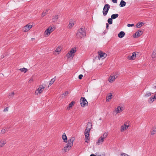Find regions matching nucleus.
I'll return each mask as SVG.
<instances>
[{
	"mask_svg": "<svg viewBox=\"0 0 156 156\" xmlns=\"http://www.w3.org/2000/svg\"><path fill=\"white\" fill-rule=\"evenodd\" d=\"M86 36V31L85 29L81 28L77 31L76 34V37L78 38L81 39Z\"/></svg>",
	"mask_w": 156,
	"mask_h": 156,
	"instance_id": "f257e3e1",
	"label": "nucleus"
},
{
	"mask_svg": "<svg viewBox=\"0 0 156 156\" xmlns=\"http://www.w3.org/2000/svg\"><path fill=\"white\" fill-rule=\"evenodd\" d=\"M108 135L107 132H105L96 141L97 144L98 145L102 144L103 142L104 139L107 137Z\"/></svg>",
	"mask_w": 156,
	"mask_h": 156,
	"instance_id": "f03ea898",
	"label": "nucleus"
},
{
	"mask_svg": "<svg viewBox=\"0 0 156 156\" xmlns=\"http://www.w3.org/2000/svg\"><path fill=\"white\" fill-rule=\"evenodd\" d=\"M110 8V5L109 4H107L105 5L102 11L104 16H105L107 14Z\"/></svg>",
	"mask_w": 156,
	"mask_h": 156,
	"instance_id": "7ed1b4c3",
	"label": "nucleus"
},
{
	"mask_svg": "<svg viewBox=\"0 0 156 156\" xmlns=\"http://www.w3.org/2000/svg\"><path fill=\"white\" fill-rule=\"evenodd\" d=\"M80 102L81 106L83 107L86 106L88 105V102L86 98L84 97H81L80 100Z\"/></svg>",
	"mask_w": 156,
	"mask_h": 156,
	"instance_id": "20e7f679",
	"label": "nucleus"
},
{
	"mask_svg": "<svg viewBox=\"0 0 156 156\" xmlns=\"http://www.w3.org/2000/svg\"><path fill=\"white\" fill-rule=\"evenodd\" d=\"M55 29L54 25L49 26L45 31L44 33L47 35L49 34L52 32L54 31Z\"/></svg>",
	"mask_w": 156,
	"mask_h": 156,
	"instance_id": "39448f33",
	"label": "nucleus"
},
{
	"mask_svg": "<svg viewBox=\"0 0 156 156\" xmlns=\"http://www.w3.org/2000/svg\"><path fill=\"white\" fill-rule=\"evenodd\" d=\"M76 48H75V49H74L73 48L71 49L69 52L66 54V57L68 58H69L71 57H73L74 56V55L73 54L75 53L76 51Z\"/></svg>",
	"mask_w": 156,
	"mask_h": 156,
	"instance_id": "423d86ee",
	"label": "nucleus"
},
{
	"mask_svg": "<svg viewBox=\"0 0 156 156\" xmlns=\"http://www.w3.org/2000/svg\"><path fill=\"white\" fill-rule=\"evenodd\" d=\"M75 140L74 137H71L69 140L68 141V143L66 144V146L69 148H71L73 146V142Z\"/></svg>",
	"mask_w": 156,
	"mask_h": 156,
	"instance_id": "0eeeda50",
	"label": "nucleus"
},
{
	"mask_svg": "<svg viewBox=\"0 0 156 156\" xmlns=\"http://www.w3.org/2000/svg\"><path fill=\"white\" fill-rule=\"evenodd\" d=\"M143 32L140 30H138L133 35V37L136 38L140 37L143 34Z\"/></svg>",
	"mask_w": 156,
	"mask_h": 156,
	"instance_id": "6e6552de",
	"label": "nucleus"
},
{
	"mask_svg": "<svg viewBox=\"0 0 156 156\" xmlns=\"http://www.w3.org/2000/svg\"><path fill=\"white\" fill-rule=\"evenodd\" d=\"M98 58L99 59H100V58H102L103 57H104V58H105L106 57L107 55L106 54L102 51H98Z\"/></svg>",
	"mask_w": 156,
	"mask_h": 156,
	"instance_id": "1a4fd4ad",
	"label": "nucleus"
},
{
	"mask_svg": "<svg viewBox=\"0 0 156 156\" xmlns=\"http://www.w3.org/2000/svg\"><path fill=\"white\" fill-rule=\"evenodd\" d=\"M44 88V87L42 86H40L36 90L35 94L38 95V94L41 93L43 90V89Z\"/></svg>",
	"mask_w": 156,
	"mask_h": 156,
	"instance_id": "9d476101",
	"label": "nucleus"
},
{
	"mask_svg": "<svg viewBox=\"0 0 156 156\" xmlns=\"http://www.w3.org/2000/svg\"><path fill=\"white\" fill-rule=\"evenodd\" d=\"M32 26L30 25L29 24L24 27L23 29V32H27L32 27Z\"/></svg>",
	"mask_w": 156,
	"mask_h": 156,
	"instance_id": "9b49d317",
	"label": "nucleus"
},
{
	"mask_svg": "<svg viewBox=\"0 0 156 156\" xmlns=\"http://www.w3.org/2000/svg\"><path fill=\"white\" fill-rule=\"evenodd\" d=\"M122 107H121L120 106H119L113 112L114 113L116 112V114L120 113L122 111Z\"/></svg>",
	"mask_w": 156,
	"mask_h": 156,
	"instance_id": "f8f14e48",
	"label": "nucleus"
},
{
	"mask_svg": "<svg viewBox=\"0 0 156 156\" xmlns=\"http://www.w3.org/2000/svg\"><path fill=\"white\" fill-rule=\"evenodd\" d=\"M76 23V22L74 20H71L70 21L68 27L70 29H71L73 25Z\"/></svg>",
	"mask_w": 156,
	"mask_h": 156,
	"instance_id": "ddd939ff",
	"label": "nucleus"
},
{
	"mask_svg": "<svg viewBox=\"0 0 156 156\" xmlns=\"http://www.w3.org/2000/svg\"><path fill=\"white\" fill-rule=\"evenodd\" d=\"M136 54L135 52L132 53L131 56L129 55L128 56L127 58L129 60H134L136 58Z\"/></svg>",
	"mask_w": 156,
	"mask_h": 156,
	"instance_id": "4468645a",
	"label": "nucleus"
},
{
	"mask_svg": "<svg viewBox=\"0 0 156 156\" xmlns=\"http://www.w3.org/2000/svg\"><path fill=\"white\" fill-rule=\"evenodd\" d=\"M112 74L109 77L108 81L110 83H112L115 81L116 78Z\"/></svg>",
	"mask_w": 156,
	"mask_h": 156,
	"instance_id": "2eb2a0df",
	"label": "nucleus"
},
{
	"mask_svg": "<svg viewBox=\"0 0 156 156\" xmlns=\"http://www.w3.org/2000/svg\"><path fill=\"white\" fill-rule=\"evenodd\" d=\"M156 99V98L155 97V96H152L149 98L148 101V102L149 103H151L153 102L154 99Z\"/></svg>",
	"mask_w": 156,
	"mask_h": 156,
	"instance_id": "dca6fc26",
	"label": "nucleus"
},
{
	"mask_svg": "<svg viewBox=\"0 0 156 156\" xmlns=\"http://www.w3.org/2000/svg\"><path fill=\"white\" fill-rule=\"evenodd\" d=\"M70 148L66 146L64 148L62 149V152L63 153H64L65 152L69 151Z\"/></svg>",
	"mask_w": 156,
	"mask_h": 156,
	"instance_id": "f3484780",
	"label": "nucleus"
},
{
	"mask_svg": "<svg viewBox=\"0 0 156 156\" xmlns=\"http://www.w3.org/2000/svg\"><path fill=\"white\" fill-rule=\"evenodd\" d=\"M125 35V33L124 32L122 31L119 32L118 34V37L120 38H122Z\"/></svg>",
	"mask_w": 156,
	"mask_h": 156,
	"instance_id": "a211bd4d",
	"label": "nucleus"
},
{
	"mask_svg": "<svg viewBox=\"0 0 156 156\" xmlns=\"http://www.w3.org/2000/svg\"><path fill=\"white\" fill-rule=\"evenodd\" d=\"M62 139L64 140V142L65 143L67 142L68 140L67 137L66 136L65 133H63L62 135Z\"/></svg>",
	"mask_w": 156,
	"mask_h": 156,
	"instance_id": "6ab92c4d",
	"label": "nucleus"
},
{
	"mask_svg": "<svg viewBox=\"0 0 156 156\" xmlns=\"http://www.w3.org/2000/svg\"><path fill=\"white\" fill-rule=\"evenodd\" d=\"M92 124L91 122H88L87 125V129L90 130L92 128Z\"/></svg>",
	"mask_w": 156,
	"mask_h": 156,
	"instance_id": "aec40b11",
	"label": "nucleus"
},
{
	"mask_svg": "<svg viewBox=\"0 0 156 156\" xmlns=\"http://www.w3.org/2000/svg\"><path fill=\"white\" fill-rule=\"evenodd\" d=\"M126 5V2L123 0H121L119 5L121 7H123L125 6Z\"/></svg>",
	"mask_w": 156,
	"mask_h": 156,
	"instance_id": "412c9836",
	"label": "nucleus"
},
{
	"mask_svg": "<svg viewBox=\"0 0 156 156\" xmlns=\"http://www.w3.org/2000/svg\"><path fill=\"white\" fill-rule=\"evenodd\" d=\"M112 94L111 93L109 94V95H108L106 97V99L107 101H109L112 98Z\"/></svg>",
	"mask_w": 156,
	"mask_h": 156,
	"instance_id": "4be33fe9",
	"label": "nucleus"
},
{
	"mask_svg": "<svg viewBox=\"0 0 156 156\" xmlns=\"http://www.w3.org/2000/svg\"><path fill=\"white\" fill-rule=\"evenodd\" d=\"M58 18V15H55L52 19V21L53 22H55L57 21Z\"/></svg>",
	"mask_w": 156,
	"mask_h": 156,
	"instance_id": "5701e85b",
	"label": "nucleus"
},
{
	"mask_svg": "<svg viewBox=\"0 0 156 156\" xmlns=\"http://www.w3.org/2000/svg\"><path fill=\"white\" fill-rule=\"evenodd\" d=\"M56 79V77L55 76L54 78L52 79L50 81V83H49L48 86H51V85H52V84L55 81Z\"/></svg>",
	"mask_w": 156,
	"mask_h": 156,
	"instance_id": "b1692460",
	"label": "nucleus"
},
{
	"mask_svg": "<svg viewBox=\"0 0 156 156\" xmlns=\"http://www.w3.org/2000/svg\"><path fill=\"white\" fill-rule=\"evenodd\" d=\"M151 57L153 59L156 58V49H154L153 51Z\"/></svg>",
	"mask_w": 156,
	"mask_h": 156,
	"instance_id": "393cba45",
	"label": "nucleus"
},
{
	"mask_svg": "<svg viewBox=\"0 0 156 156\" xmlns=\"http://www.w3.org/2000/svg\"><path fill=\"white\" fill-rule=\"evenodd\" d=\"M6 143V142L5 140H2L0 142V146L1 147H3Z\"/></svg>",
	"mask_w": 156,
	"mask_h": 156,
	"instance_id": "a878e982",
	"label": "nucleus"
},
{
	"mask_svg": "<svg viewBox=\"0 0 156 156\" xmlns=\"http://www.w3.org/2000/svg\"><path fill=\"white\" fill-rule=\"evenodd\" d=\"M119 16V14H113L112 15L111 18L112 19H115L118 17Z\"/></svg>",
	"mask_w": 156,
	"mask_h": 156,
	"instance_id": "bb28decb",
	"label": "nucleus"
},
{
	"mask_svg": "<svg viewBox=\"0 0 156 156\" xmlns=\"http://www.w3.org/2000/svg\"><path fill=\"white\" fill-rule=\"evenodd\" d=\"M69 92L68 91H66L65 92L62 94L61 96V97L64 98L65 96H66L68 94Z\"/></svg>",
	"mask_w": 156,
	"mask_h": 156,
	"instance_id": "cd10ccee",
	"label": "nucleus"
},
{
	"mask_svg": "<svg viewBox=\"0 0 156 156\" xmlns=\"http://www.w3.org/2000/svg\"><path fill=\"white\" fill-rule=\"evenodd\" d=\"M151 95V92L147 91L146 93V94L144 95V97H149Z\"/></svg>",
	"mask_w": 156,
	"mask_h": 156,
	"instance_id": "c85d7f7f",
	"label": "nucleus"
},
{
	"mask_svg": "<svg viewBox=\"0 0 156 156\" xmlns=\"http://www.w3.org/2000/svg\"><path fill=\"white\" fill-rule=\"evenodd\" d=\"M119 73L118 72H116L115 73H114L112 74V75L113 76H115V77L116 78H117L118 77V76L119 75Z\"/></svg>",
	"mask_w": 156,
	"mask_h": 156,
	"instance_id": "c756f323",
	"label": "nucleus"
},
{
	"mask_svg": "<svg viewBox=\"0 0 156 156\" xmlns=\"http://www.w3.org/2000/svg\"><path fill=\"white\" fill-rule=\"evenodd\" d=\"M20 71L21 72H24V73H26L28 70V69L24 67L23 68H21L20 69Z\"/></svg>",
	"mask_w": 156,
	"mask_h": 156,
	"instance_id": "7c9ffc66",
	"label": "nucleus"
},
{
	"mask_svg": "<svg viewBox=\"0 0 156 156\" xmlns=\"http://www.w3.org/2000/svg\"><path fill=\"white\" fill-rule=\"evenodd\" d=\"M75 103V102L73 101H72L71 102L69 105L68 108H69V109H70L74 105V104Z\"/></svg>",
	"mask_w": 156,
	"mask_h": 156,
	"instance_id": "2f4dec72",
	"label": "nucleus"
},
{
	"mask_svg": "<svg viewBox=\"0 0 156 156\" xmlns=\"http://www.w3.org/2000/svg\"><path fill=\"white\" fill-rule=\"evenodd\" d=\"M85 135V140H86L85 141L86 142L88 143V142L87 141V140H90V138L89 137V135Z\"/></svg>",
	"mask_w": 156,
	"mask_h": 156,
	"instance_id": "473e14b6",
	"label": "nucleus"
},
{
	"mask_svg": "<svg viewBox=\"0 0 156 156\" xmlns=\"http://www.w3.org/2000/svg\"><path fill=\"white\" fill-rule=\"evenodd\" d=\"M48 11L47 10L44 11L41 15L42 17H43L45 16L47 14Z\"/></svg>",
	"mask_w": 156,
	"mask_h": 156,
	"instance_id": "72a5a7b5",
	"label": "nucleus"
},
{
	"mask_svg": "<svg viewBox=\"0 0 156 156\" xmlns=\"http://www.w3.org/2000/svg\"><path fill=\"white\" fill-rule=\"evenodd\" d=\"M90 130L86 129L84 132L85 135H89Z\"/></svg>",
	"mask_w": 156,
	"mask_h": 156,
	"instance_id": "f704fd0d",
	"label": "nucleus"
},
{
	"mask_svg": "<svg viewBox=\"0 0 156 156\" xmlns=\"http://www.w3.org/2000/svg\"><path fill=\"white\" fill-rule=\"evenodd\" d=\"M112 19L111 18H109L108 20V23L111 24L112 23Z\"/></svg>",
	"mask_w": 156,
	"mask_h": 156,
	"instance_id": "c9c22d12",
	"label": "nucleus"
},
{
	"mask_svg": "<svg viewBox=\"0 0 156 156\" xmlns=\"http://www.w3.org/2000/svg\"><path fill=\"white\" fill-rule=\"evenodd\" d=\"M136 27L138 28H140L142 27L141 23H140V22L138 23L136 25Z\"/></svg>",
	"mask_w": 156,
	"mask_h": 156,
	"instance_id": "e433bc0d",
	"label": "nucleus"
},
{
	"mask_svg": "<svg viewBox=\"0 0 156 156\" xmlns=\"http://www.w3.org/2000/svg\"><path fill=\"white\" fill-rule=\"evenodd\" d=\"M126 129V128H125L124 126H121V131L122 132L123 131H124L125 129Z\"/></svg>",
	"mask_w": 156,
	"mask_h": 156,
	"instance_id": "4c0bfd02",
	"label": "nucleus"
},
{
	"mask_svg": "<svg viewBox=\"0 0 156 156\" xmlns=\"http://www.w3.org/2000/svg\"><path fill=\"white\" fill-rule=\"evenodd\" d=\"M156 133V129H154L151 132V134L153 135H154Z\"/></svg>",
	"mask_w": 156,
	"mask_h": 156,
	"instance_id": "58836bf2",
	"label": "nucleus"
},
{
	"mask_svg": "<svg viewBox=\"0 0 156 156\" xmlns=\"http://www.w3.org/2000/svg\"><path fill=\"white\" fill-rule=\"evenodd\" d=\"M6 130V129H2L1 130V133L3 134L5 132Z\"/></svg>",
	"mask_w": 156,
	"mask_h": 156,
	"instance_id": "ea45409f",
	"label": "nucleus"
},
{
	"mask_svg": "<svg viewBox=\"0 0 156 156\" xmlns=\"http://www.w3.org/2000/svg\"><path fill=\"white\" fill-rule=\"evenodd\" d=\"M61 50L59 48H57L55 50V51L57 52H60Z\"/></svg>",
	"mask_w": 156,
	"mask_h": 156,
	"instance_id": "a19ab883",
	"label": "nucleus"
},
{
	"mask_svg": "<svg viewBox=\"0 0 156 156\" xmlns=\"http://www.w3.org/2000/svg\"><path fill=\"white\" fill-rule=\"evenodd\" d=\"M134 26V24H128L127 25V26L128 27H132Z\"/></svg>",
	"mask_w": 156,
	"mask_h": 156,
	"instance_id": "79ce46f5",
	"label": "nucleus"
},
{
	"mask_svg": "<svg viewBox=\"0 0 156 156\" xmlns=\"http://www.w3.org/2000/svg\"><path fill=\"white\" fill-rule=\"evenodd\" d=\"M83 76V75L82 74H80L78 78L79 79H81Z\"/></svg>",
	"mask_w": 156,
	"mask_h": 156,
	"instance_id": "37998d69",
	"label": "nucleus"
},
{
	"mask_svg": "<svg viewBox=\"0 0 156 156\" xmlns=\"http://www.w3.org/2000/svg\"><path fill=\"white\" fill-rule=\"evenodd\" d=\"M123 126H124L125 128H126V129L128 128L129 127V125H126V124H125Z\"/></svg>",
	"mask_w": 156,
	"mask_h": 156,
	"instance_id": "c03bdc74",
	"label": "nucleus"
},
{
	"mask_svg": "<svg viewBox=\"0 0 156 156\" xmlns=\"http://www.w3.org/2000/svg\"><path fill=\"white\" fill-rule=\"evenodd\" d=\"M8 109H9L8 107H7L5 108L4 109L3 111H4V112H6V111H8Z\"/></svg>",
	"mask_w": 156,
	"mask_h": 156,
	"instance_id": "a18cd8bd",
	"label": "nucleus"
},
{
	"mask_svg": "<svg viewBox=\"0 0 156 156\" xmlns=\"http://www.w3.org/2000/svg\"><path fill=\"white\" fill-rule=\"evenodd\" d=\"M106 29H109V24L108 23H106Z\"/></svg>",
	"mask_w": 156,
	"mask_h": 156,
	"instance_id": "49530a36",
	"label": "nucleus"
},
{
	"mask_svg": "<svg viewBox=\"0 0 156 156\" xmlns=\"http://www.w3.org/2000/svg\"><path fill=\"white\" fill-rule=\"evenodd\" d=\"M14 92H12L11 93L9 94V96H13L14 95Z\"/></svg>",
	"mask_w": 156,
	"mask_h": 156,
	"instance_id": "de8ad7c7",
	"label": "nucleus"
},
{
	"mask_svg": "<svg viewBox=\"0 0 156 156\" xmlns=\"http://www.w3.org/2000/svg\"><path fill=\"white\" fill-rule=\"evenodd\" d=\"M33 78H31L30 80H29V83H31V82H32L33 81Z\"/></svg>",
	"mask_w": 156,
	"mask_h": 156,
	"instance_id": "09e8293b",
	"label": "nucleus"
},
{
	"mask_svg": "<svg viewBox=\"0 0 156 156\" xmlns=\"http://www.w3.org/2000/svg\"><path fill=\"white\" fill-rule=\"evenodd\" d=\"M113 3H116L117 2V0H112Z\"/></svg>",
	"mask_w": 156,
	"mask_h": 156,
	"instance_id": "8fccbe9b",
	"label": "nucleus"
},
{
	"mask_svg": "<svg viewBox=\"0 0 156 156\" xmlns=\"http://www.w3.org/2000/svg\"><path fill=\"white\" fill-rule=\"evenodd\" d=\"M90 156H96V155H95V154H91L90 155Z\"/></svg>",
	"mask_w": 156,
	"mask_h": 156,
	"instance_id": "3c124183",
	"label": "nucleus"
},
{
	"mask_svg": "<svg viewBox=\"0 0 156 156\" xmlns=\"http://www.w3.org/2000/svg\"><path fill=\"white\" fill-rule=\"evenodd\" d=\"M140 23H141V25H142V26L144 25V23L143 22H140Z\"/></svg>",
	"mask_w": 156,
	"mask_h": 156,
	"instance_id": "603ef678",
	"label": "nucleus"
},
{
	"mask_svg": "<svg viewBox=\"0 0 156 156\" xmlns=\"http://www.w3.org/2000/svg\"><path fill=\"white\" fill-rule=\"evenodd\" d=\"M154 96H155V97L156 98V92H155V94Z\"/></svg>",
	"mask_w": 156,
	"mask_h": 156,
	"instance_id": "864d4df0",
	"label": "nucleus"
},
{
	"mask_svg": "<svg viewBox=\"0 0 156 156\" xmlns=\"http://www.w3.org/2000/svg\"><path fill=\"white\" fill-rule=\"evenodd\" d=\"M102 118H100L99 119V120H102Z\"/></svg>",
	"mask_w": 156,
	"mask_h": 156,
	"instance_id": "5fc2aeb1",
	"label": "nucleus"
},
{
	"mask_svg": "<svg viewBox=\"0 0 156 156\" xmlns=\"http://www.w3.org/2000/svg\"><path fill=\"white\" fill-rule=\"evenodd\" d=\"M31 39L33 41L34 40V38H32Z\"/></svg>",
	"mask_w": 156,
	"mask_h": 156,
	"instance_id": "6e6d98bb",
	"label": "nucleus"
},
{
	"mask_svg": "<svg viewBox=\"0 0 156 156\" xmlns=\"http://www.w3.org/2000/svg\"><path fill=\"white\" fill-rule=\"evenodd\" d=\"M2 58H3L4 57V56L2 55Z\"/></svg>",
	"mask_w": 156,
	"mask_h": 156,
	"instance_id": "4d7b16f0",
	"label": "nucleus"
}]
</instances>
